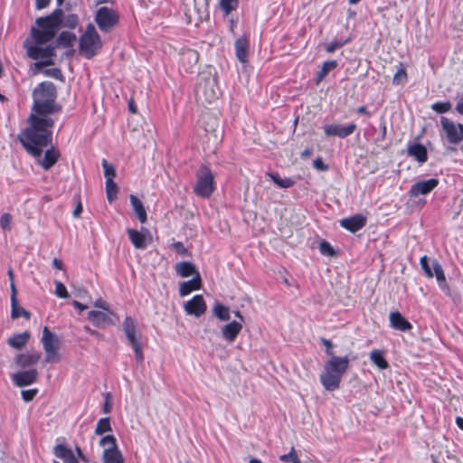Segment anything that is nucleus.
Segmentation results:
<instances>
[{"label": "nucleus", "instance_id": "nucleus-23", "mask_svg": "<svg viewBox=\"0 0 463 463\" xmlns=\"http://www.w3.org/2000/svg\"><path fill=\"white\" fill-rule=\"evenodd\" d=\"M175 269L182 278H187L190 276L195 277L196 274H200L195 266L190 261H181L176 263L175 265Z\"/></svg>", "mask_w": 463, "mask_h": 463}, {"label": "nucleus", "instance_id": "nucleus-4", "mask_svg": "<svg viewBox=\"0 0 463 463\" xmlns=\"http://www.w3.org/2000/svg\"><path fill=\"white\" fill-rule=\"evenodd\" d=\"M195 176L194 194L202 198H209L215 190L213 173L207 165H202Z\"/></svg>", "mask_w": 463, "mask_h": 463}, {"label": "nucleus", "instance_id": "nucleus-6", "mask_svg": "<svg viewBox=\"0 0 463 463\" xmlns=\"http://www.w3.org/2000/svg\"><path fill=\"white\" fill-rule=\"evenodd\" d=\"M118 12L108 6L99 7L95 14V22L104 33L111 31L118 24Z\"/></svg>", "mask_w": 463, "mask_h": 463}, {"label": "nucleus", "instance_id": "nucleus-13", "mask_svg": "<svg viewBox=\"0 0 463 463\" xmlns=\"http://www.w3.org/2000/svg\"><path fill=\"white\" fill-rule=\"evenodd\" d=\"M114 314L108 310L99 311V310H91L88 313V319L98 327H103L106 325H113L114 321L111 318V316Z\"/></svg>", "mask_w": 463, "mask_h": 463}, {"label": "nucleus", "instance_id": "nucleus-48", "mask_svg": "<svg viewBox=\"0 0 463 463\" xmlns=\"http://www.w3.org/2000/svg\"><path fill=\"white\" fill-rule=\"evenodd\" d=\"M319 250L323 255L326 256H333L335 254V250L329 242L323 241L319 243Z\"/></svg>", "mask_w": 463, "mask_h": 463}, {"label": "nucleus", "instance_id": "nucleus-50", "mask_svg": "<svg viewBox=\"0 0 463 463\" xmlns=\"http://www.w3.org/2000/svg\"><path fill=\"white\" fill-rule=\"evenodd\" d=\"M37 389L23 390L21 392L22 398L24 402H31L37 394Z\"/></svg>", "mask_w": 463, "mask_h": 463}, {"label": "nucleus", "instance_id": "nucleus-34", "mask_svg": "<svg viewBox=\"0 0 463 463\" xmlns=\"http://www.w3.org/2000/svg\"><path fill=\"white\" fill-rule=\"evenodd\" d=\"M337 66V62L335 61H326L323 63L322 69L317 72V83H319L325 76L333 69Z\"/></svg>", "mask_w": 463, "mask_h": 463}, {"label": "nucleus", "instance_id": "nucleus-54", "mask_svg": "<svg viewBox=\"0 0 463 463\" xmlns=\"http://www.w3.org/2000/svg\"><path fill=\"white\" fill-rule=\"evenodd\" d=\"M313 166L319 171H326L328 166L323 162L322 158L317 157L313 162Z\"/></svg>", "mask_w": 463, "mask_h": 463}, {"label": "nucleus", "instance_id": "nucleus-35", "mask_svg": "<svg viewBox=\"0 0 463 463\" xmlns=\"http://www.w3.org/2000/svg\"><path fill=\"white\" fill-rule=\"evenodd\" d=\"M110 430H111L110 419L108 417L99 419L96 425V428H95V433L97 435H101V434L110 431Z\"/></svg>", "mask_w": 463, "mask_h": 463}, {"label": "nucleus", "instance_id": "nucleus-9", "mask_svg": "<svg viewBox=\"0 0 463 463\" xmlns=\"http://www.w3.org/2000/svg\"><path fill=\"white\" fill-rule=\"evenodd\" d=\"M323 128L325 135L327 137H337L340 138H345L354 132L356 125L354 123H350L347 126H340L338 124H326L323 127Z\"/></svg>", "mask_w": 463, "mask_h": 463}, {"label": "nucleus", "instance_id": "nucleus-40", "mask_svg": "<svg viewBox=\"0 0 463 463\" xmlns=\"http://www.w3.org/2000/svg\"><path fill=\"white\" fill-rule=\"evenodd\" d=\"M238 5L239 0H221L220 2L221 8L226 15L235 10L238 7Z\"/></svg>", "mask_w": 463, "mask_h": 463}, {"label": "nucleus", "instance_id": "nucleus-39", "mask_svg": "<svg viewBox=\"0 0 463 463\" xmlns=\"http://www.w3.org/2000/svg\"><path fill=\"white\" fill-rule=\"evenodd\" d=\"M106 192L107 197L109 202L116 198L118 193V186L113 179L106 180Z\"/></svg>", "mask_w": 463, "mask_h": 463}, {"label": "nucleus", "instance_id": "nucleus-18", "mask_svg": "<svg viewBox=\"0 0 463 463\" xmlns=\"http://www.w3.org/2000/svg\"><path fill=\"white\" fill-rule=\"evenodd\" d=\"M198 61V53L194 50H186L182 52L180 58L181 66L185 71L193 72Z\"/></svg>", "mask_w": 463, "mask_h": 463}, {"label": "nucleus", "instance_id": "nucleus-46", "mask_svg": "<svg viewBox=\"0 0 463 463\" xmlns=\"http://www.w3.org/2000/svg\"><path fill=\"white\" fill-rule=\"evenodd\" d=\"M279 459L283 462L301 463L295 452L294 448H292L288 454L281 455Z\"/></svg>", "mask_w": 463, "mask_h": 463}, {"label": "nucleus", "instance_id": "nucleus-37", "mask_svg": "<svg viewBox=\"0 0 463 463\" xmlns=\"http://www.w3.org/2000/svg\"><path fill=\"white\" fill-rule=\"evenodd\" d=\"M99 445L104 448V449H117L118 444L117 439L113 435H106L99 440Z\"/></svg>", "mask_w": 463, "mask_h": 463}, {"label": "nucleus", "instance_id": "nucleus-21", "mask_svg": "<svg viewBox=\"0 0 463 463\" xmlns=\"http://www.w3.org/2000/svg\"><path fill=\"white\" fill-rule=\"evenodd\" d=\"M46 146H45V147ZM43 148H44V146ZM43 150V149H42L40 156L35 157L38 158V162L42 165V167L45 170H48L57 162L60 155L55 148L52 147L50 149H47L45 151L44 156L41 158Z\"/></svg>", "mask_w": 463, "mask_h": 463}, {"label": "nucleus", "instance_id": "nucleus-2", "mask_svg": "<svg viewBox=\"0 0 463 463\" xmlns=\"http://www.w3.org/2000/svg\"><path fill=\"white\" fill-rule=\"evenodd\" d=\"M62 10L56 9L50 15L36 19V27L31 30V37L24 43L27 55L37 61L36 67L52 65L55 47L47 44L56 35L61 24Z\"/></svg>", "mask_w": 463, "mask_h": 463}, {"label": "nucleus", "instance_id": "nucleus-38", "mask_svg": "<svg viewBox=\"0 0 463 463\" xmlns=\"http://www.w3.org/2000/svg\"><path fill=\"white\" fill-rule=\"evenodd\" d=\"M78 23H79V18L76 14H71L66 16H63V14L61 15V26L73 29L78 25Z\"/></svg>", "mask_w": 463, "mask_h": 463}, {"label": "nucleus", "instance_id": "nucleus-26", "mask_svg": "<svg viewBox=\"0 0 463 463\" xmlns=\"http://www.w3.org/2000/svg\"><path fill=\"white\" fill-rule=\"evenodd\" d=\"M249 42L246 38H239L235 42L236 57L238 60L245 63L247 61Z\"/></svg>", "mask_w": 463, "mask_h": 463}, {"label": "nucleus", "instance_id": "nucleus-44", "mask_svg": "<svg viewBox=\"0 0 463 463\" xmlns=\"http://www.w3.org/2000/svg\"><path fill=\"white\" fill-rule=\"evenodd\" d=\"M12 215L10 213H3L0 217V227L4 231H10L12 229Z\"/></svg>", "mask_w": 463, "mask_h": 463}, {"label": "nucleus", "instance_id": "nucleus-19", "mask_svg": "<svg viewBox=\"0 0 463 463\" xmlns=\"http://www.w3.org/2000/svg\"><path fill=\"white\" fill-rule=\"evenodd\" d=\"M389 318L391 326L396 330L405 332L412 327L411 324L398 311L391 312Z\"/></svg>", "mask_w": 463, "mask_h": 463}, {"label": "nucleus", "instance_id": "nucleus-55", "mask_svg": "<svg viewBox=\"0 0 463 463\" xmlns=\"http://www.w3.org/2000/svg\"><path fill=\"white\" fill-rule=\"evenodd\" d=\"M343 45V43L339 42H332L328 43L326 47V51L329 53L334 52L336 49L340 48Z\"/></svg>", "mask_w": 463, "mask_h": 463}, {"label": "nucleus", "instance_id": "nucleus-3", "mask_svg": "<svg viewBox=\"0 0 463 463\" xmlns=\"http://www.w3.org/2000/svg\"><path fill=\"white\" fill-rule=\"evenodd\" d=\"M347 356L332 355L325 364L324 371L320 374V382L323 387L329 392L339 388L341 380L349 367Z\"/></svg>", "mask_w": 463, "mask_h": 463}, {"label": "nucleus", "instance_id": "nucleus-16", "mask_svg": "<svg viewBox=\"0 0 463 463\" xmlns=\"http://www.w3.org/2000/svg\"><path fill=\"white\" fill-rule=\"evenodd\" d=\"M242 330L241 322L231 321L222 327V336L228 343H233Z\"/></svg>", "mask_w": 463, "mask_h": 463}, {"label": "nucleus", "instance_id": "nucleus-7", "mask_svg": "<svg viewBox=\"0 0 463 463\" xmlns=\"http://www.w3.org/2000/svg\"><path fill=\"white\" fill-rule=\"evenodd\" d=\"M42 344L45 352V361L47 363L59 361V339L47 326L43 330Z\"/></svg>", "mask_w": 463, "mask_h": 463}, {"label": "nucleus", "instance_id": "nucleus-24", "mask_svg": "<svg viewBox=\"0 0 463 463\" xmlns=\"http://www.w3.org/2000/svg\"><path fill=\"white\" fill-rule=\"evenodd\" d=\"M30 336H31V335L27 331L19 333V334H15L13 336L8 338L7 344L11 347H13L16 350H20L27 344V342L30 339Z\"/></svg>", "mask_w": 463, "mask_h": 463}, {"label": "nucleus", "instance_id": "nucleus-42", "mask_svg": "<svg viewBox=\"0 0 463 463\" xmlns=\"http://www.w3.org/2000/svg\"><path fill=\"white\" fill-rule=\"evenodd\" d=\"M431 109L439 114L446 113L451 109V104L449 101H438L431 105Z\"/></svg>", "mask_w": 463, "mask_h": 463}, {"label": "nucleus", "instance_id": "nucleus-61", "mask_svg": "<svg viewBox=\"0 0 463 463\" xmlns=\"http://www.w3.org/2000/svg\"><path fill=\"white\" fill-rule=\"evenodd\" d=\"M52 265L54 268L58 269H63V263L61 260L59 259H54L52 260Z\"/></svg>", "mask_w": 463, "mask_h": 463}, {"label": "nucleus", "instance_id": "nucleus-27", "mask_svg": "<svg viewBox=\"0 0 463 463\" xmlns=\"http://www.w3.org/2000/svg\"><path fill=\"white\" fill-rule=\"evenodd\" d=\"M129 200L134 212L136 213L139 222L145 223L146 222V212L142 202L135 195L131 194Z\"/></svg>", "mask_w": 463, "mask_h": 463}, {"label": "nucleus", "instance_id": "nucleus-32", "mask_svg": "<svg viewBox=\"0 0 463 463\" xmlns=\"http://www.w3.org/2000/svg\"><path fill=\"white\" fill-rule=\"evenodd\" d=\"M76 41V35L73 33L64 31L57 38V44L62 47H71Z\"/></svg>", "mask_w": 463, "mask_h": 463}, {"label": "nucleus", "instance_id": "nucleus-51", "mask_svg": "<svg viewBox=\"0 0 463 463\" xmlns=\"http://www.w3.org/2000/svg\"><path fill=\"white\" fill-rule=\"evenodd\" d=\"M131 346H132V348L134 350L137 361L138 363H143L144 355H143V352H142L140 342H138L137 344H134V345H131Z\"/></svg>", "mask_w": 463, "mask_h": 463}, {"label": "nucleus", "instance_id": "nucleus-14", "mask_svg": "<svg viewBox=\"0 0 463 463\" xmlns=\"http://www.w3.org/2000/svg\"><path fill=\"white\" fill-rule=\"evenodd\" d=\"M439 184V180L430 178L428 180L419 181L411 185L410 194L412 197H417L420 194H427L435 189Z\"/></svg>", "mask_w": 463, "mask_h": 463}, {"label": "nucleus", "instance_id": "nucleus-17", "mask_svg": "<svg viewBox=\"0 0 463 463\" xmlns=\"http://www.w3.org/2000/svg\"><path fill=\"white\" fill-rule=\"evenodd\" d=\"M366 224V218L362 214H355L340 221V225L351 232H356Z\"/></svg>", "mask_w": 463, "mask_h": 463}, {"label": "nucleus", "instance_id": "nucleus-52", "mask_svg": "<svg viewBox=\"0 0 463 463\" xmlns=\"http://www.w3.org/2000/svg\"><path fill=\"white\" fill-rule=\"evenodd\" d=\"M172 248L180 255L185 256L188 253L187 249L181 241H176L172 244Z\"/></svg>", "mask_w": 463, "mask_h": 463}, {"label": "nucleus", "instance_id": "nucleus-58", "mask_svg": "<svg viewBox=\"0 0 463 463\" xmlns=\"http://www.w3.org/2000/svg\"><path fill=\"white\" fill-rule=\"evenodd\" d=\"M82 213V205H81V203L79 202L74 209V211L72 212V215L74 218H78L80 217V213Z\"/></svg>", "mask_w": 463, "mask_h": 463}, {"label": "nucleus", "instance_id": "nucleus-45", "mask_svg": "<svg viewBox=\"0 0 463 463\" xmlns=\"http://www.w3.org/2000/svg\"><path fill=\"white\" fill-rule=\"evenodd\" d=\"M102 167L106 180L113 179L115 177L116 172L114 166L105 159L102 161Z\"/></svg>", "mask_w": 463, "mask_h": 463}, {"label": "nucleus", "instance_id": "nucleus-33", "mask_svg": "<svg viewBox=\"0 0 463 463\" xmlns=\"http://www.w3.org/2000/svg\"><path fill=\"white\" fill-rule=\"evenodd\" d=\"M268 176L279 187L289 188L292 187L295 182L291 178H281L277 173H268Z\"/></svg>", "mask_w": 463, "mask_h": 463}, {"label": "nucleus", "instance_id": "nucleus-36", "mask_svg": "<svg viewBox=\"0 0 463 463\" xmlns=\"http://www.w3.org/2000/svg\"><path fill=\"white\" fill-rule=\"evenodd\" d=\"M11 307H12L11 317L13 318H18L20 317H24L28 319L30 317V313L28 311H26L24 307H20L18 305L17 301L12 302Z\"/></svg>", "mask_w": 463, "mask_h": 463}, {"label": "nucleus", "instance_id": "nucleus-30", "mask_svg": "<svg viewBox=\"0 0 463 463\" xmlns=\"http://www.w3.org/2000/svg\"><path fill=\"white\" fill-rule=\"evenodd\" d=\"M370 359L373 364L379 369L384 370L388 367V363L383 356V352L379 349H374L370 353Z\"/></svg>", "mask_w": 463, "mask_h": 463}, {"label": "nucleus", "instance_id": "nucleus-25", "mask_svg": "<svg viewBox=\"0 0 463 463\" xmlns=\"http://www.w3.org/2000/svg\"><path fill=\"white\" fill-rule=\"evenodd\" d=\"M408 155L414 157L420 163H424L428 159L425 146L418 143L408 147Z\"/></svg>", "mask_w": 463, "mask_h": 463}, {"label": "nucleus", "instance_id": "nucleus-53", "mask_svg": "<svg viewBox=\"0 0 463 463\" xmlns=\"http://www.w3.org/2000/svg\"><path fill=\"white\" fill-rule=\"evenodd\" d=\"M110 399H111V394L109 392H107L105 394V402L103 405V411L106 414L109 413L112 409V404H111Z\"/></svg>", "mask_w": 463, "mask_h": 463}, {"label": "nucleus", "instance_id": "nucleus-22", "mask_svg": "<svg viewBox=\"0 0 463 463\" xmlns=\"http://www.w3.org/2000/svg\"><path fill=\"white\" fill-rule=\"evenodd\" d=\"M54 455L64 463H79L72 450L62 444H58L53 449Z\"/></svg>", "mask_w": 463, "mask_h": 463}, {"label": "nucleus", "instance_id": "nucleus-57", "mask_svg": "<svg viewBox=\"0 0 463 463\" xmlns=\"http://www.w3.org/2000/svg\"><path fill=\"white\" fill-rule=\"evenodd\" d=\"M10 288H11V303H12V302L17 301V298H16L17 290H16L14 282L10 283Z\"/></svg>", "mask_w": 463, "mask_h": 463}, {"label": "nucleus", "instance_id": "nucleus-31", "mask_svg": "<svg viewBox=\"0 0 463 463\" xmlns=\"http://www.w3.org/2000/svg\"><path fill=\"white\" fill-rule=\"evenodd\" d=\"M213 315L221 321H229L231 319V312L228 307L217 303L213 307Z\"/></svg>", "mask_w": 463, "mask_h": 463}, {"label": "nucleus", "instance_id": "nucleus-1", "mask_svg": "<svg viewBox=\"0 0 463 463\" xmlns=\"http://www.w3.org/2000/svg\"><path fill=\"white\" fill-rule=\"evenodd\" d=\"M33 97L29 126L18 135V139L30 155L40 156L43 147L52 142L54 120L50 116L59 112L61 106L55 102L56 88L51 81L40 83L34 89Z\"/></svg>", "mask_w": 463, "mask_h": 463}, {"label": "nucleus", "instance_id": "nucleus-49", "mask_svg": "<svg viewBox=\"0 0 463 463\" xmlns=\"http://www.w3.org/2000/svg\"><path fill=\"white\" fill-rule=\"evenodd\" d=\"M420 264L427 277L432 278L434 276L433 271H432L430 266L429 265V260H428L427 256H423L420 258Z\"/></svg>", "mask_w": 463, "mask_h": 463}, {"label": "nucleus", "instance_id": "nucleus-8", "mask_svg": "<svg viewBox=\"0 0 463 463\" xmlns=\"http://www.w3.org/2000/svg\"><path fill=\"white\" fill-rule=\"evenodd\" d=\"M440 123L449 143L458 144L463 140L462 124H457L445 117L441 118Z\"/></svg>", "mask_w": 463, "mask_h": 463}, {"label": "nucleus", "instance_id": "nucleus-29", "mask_svg": "<svg viewBox=\"0 0 463 463\" xmlns=\"http://www.w3.org/2000/svg\"><path fill=\"white\" fill-rule=\"evenodd\" d=\"M102 459L104 463H124V458L118 449H104Z\"/></svg>", "mask_w": 463, "mask_h": 463}, {"label": "nucleus", "instance_id": "nucleus-56", "mask_svg": "<svg viewBox=\"0 0 463 463\" xmlns=\"http://www.w3.org/2000/svg\"><path fill=\"white\" fill-rule=\"evenodd\" d=\"M50 0H36L35 7L38 10H42L48 6Z\"/></svg>", "mask_w": 463, "mask_h": 463}, {"label": "nucleus", "instance_id": "nucleus-10", "mask_svg": "<svg viewBox=\"0 0 463 463\" xmlns=\"http://www.w3.org/2000/svg\"><path fill=\"white\" fill-rule=\"evenodd\" d=\"M184 311L187 315L201 317L206 311V304L202 295H195L184 305Z\"/></svg>", "mask_w": 463, "mask_h": 463}, {"label": "nucleus", "instance_id": "nucleus-64", "mask_svg": "<svg viewBox=\"0 0 463 463\" xmlns=\"http://www.w3.org/2000/svg\"><path fill=\"white\" fill-rule=\"evenodd\" d=\"M456 424H457V426H458L460 430H463V418H461V417H457V418H456Z\"/></svg>", "mask_w": 463, "mask_h": 463}, {"label": "nucleus", "instance_id": "nucleus-12", "mask_svg": "<svg viewBox=\"0 0 463 463\" xmlns=\"http://www.w3.org/2000/svg\"><path fill=\"white\" fill-rule=\"evenodd\" d=\"M123 330L130 345L140 342L141 332L138 329L137 321L133 317H127L124 319Z\"/></svg>", "mask_w": 463, "mask_h": 463}, {"label": "nucleus", "instance_id": "nucleus-43", "mask_svg": "<svg viewBox=\"0 0 463 463\" xmlns=\"http://www.w3.org/2000/svg\"><path fill=\"white\" fill-rule=\"evenodd\" d=\"M55 291L54 294L60 298H68L69 293L66 287L59 280L54 281Z\"/></svg>", "mask_w": 463, "mask_h": 463}, {"label": "nucleus", "instance_id": "nucleus-11", "mask_svg": "<svg viewBox=\"0 0 463 463\" xmlns=\"http://www.w3.org/2000/svg\"><path fill=\"white\" fill-rule=\"evenodd\" d=\"M38 372L36 369L19 371L11 375V379L17 387H24L34 383L37 380Z\"/></svg>", "mask_w": 463, "mask_h": 463}, {"label": "nucleus", "instance_id": "nucleus-28", "mask_svg": "<svg viewBox=\"0 0 463 463\" xmlns=\"http://www.w3.org/2000/svg\"><path fill=\"white\" fill-rule=\"evenodd\" d=\"M127 232L136 249H144L146 247V236L142 232L134 229H128Z\"/></svg>", "mask_w": 463, "mask_h": 463}, {"label": "nucleus", "instance_id": "nucleus-60", "mask_svg": "<svg viewBox=\"0 0 463 463\" xmlns=\"http://www.w3.org/2000/svg\"><path fill=\"white\" fill-rule=\"evenodd\" d=\"M72 305L75 308H77L80 312H82L83 310L87 309V306L84 304H81L79 301L74 300L72 302Z\"/></svg>", "mask_w": 463, "mask_h": 463}, {"label": "nucleus", "instance_id": "nucleus-5", "mask_svg": "<svg viewBox=\"0 0 463 463\" xmlns=\"http://www.w3.org/2000/svg\"><path fill=\"white\" fill-rule=\"evenodd\" d=\"M102 46L101 39L97 33L95 26L89 24L84 33L80 38V52L86 58L90 59L96 55L98 50Z\"/></svg>", "mask_w": 463, "mask_h": 463}, {"label": "nucleus", "instance_id": "nucleus-41", "mask_svg": "<svg viewBox=\"0 0 463 463\" xmlns=\"http://www.w3.org/2000/svg\"><path fill=\"white\" fill-rule=\"evenodd\" d=\"M407 81V72L405 69L400 68L392 78L393 85H404Z\"/></svg>", "mask_w": 463, "mask_h": 463}, {"label": "nucleus", "instance_id": "nucleus-15", "mask_svg": "<svg viewBox=\"0 0 463 463\" xmlns=\"http://www.w3.org/2000/svg\"><path fill=\"white\" fill-rule=\"evenodd\" d=\"M41 359V354L35 351H26L17 354L14 362L20 368H26L36 364Z\"/></svg>", "mask_w": 463, "mask_h": 463}, {"label": "nucleus", "instance_id": "nucleus-59", "mask_svg": "<svg viewBox=\"0 0 463 463\" xmlns=\"http://www.w3.org/2000/svg\"><path fill=\"white\" fill-rule=\"evenodd\" d=\"M322 343L326 346V354H327L328 355H331V356H332V355H333V352H332V350H331V348H332V343H331V341H330V340H328V339H322Z\"/></svg>", "mask_w": 463, "mask_h": 463}, {"label": "nucleus", "instance_id": "nucleus-62", "mask_svg": "<svg viewBox=\"0 0 463 463\" xmlns=\"http://www.w3.org/2000/svg\"><path fill=\"white\" fill-rule=\"evenodd\" d=\"M456 110L459 114H463V97L458 99L457 106H456Z\"/></svg>", "mask_w": 463, "mask_h": 463}, {"label": "nucleus", "instance_id": "nucleus-20", "mask_svg": "<svg viewBox=\"0 0 463 463\" xmlns=\"http://www.w3.org/2000/svg\"><path fill=\"white\" fill-rule=\"evenodd\" d=\"M202 286V279L200 274H196L192 279L184 281L179 285V295L184 297L192 291L200 289Z\"/></svg>", "mask_w": 463, "mask_h": 463}, {"label": "nucleus", "instance_id": "nucleus-63", "mask_svg": "<svg viewBox=\"0 0 463 463\" xmlns=\"http://www.w3.org/2000/svg\"><path fill=\"white\" fill-rule=\"evenodd\" d=\"M85 331L88 332L90 335H94V336H100L101 335L98 331L93 330V329L90 328L89 326H85Z\"/></svg>", "mask_w": 463, "mask_h": 463}, {"label": "nucleus", "instance_id": "nucleus-47", "mask_svg": "<svg viewBox=\"0 0 463 463\" xmlns=\"http://www.w3.org/2000/svg\"><path fill=\"white\" fill-rule=\"evenodd\" d=\"M433 269H434L433 274L436 277L437 280L439 282H444L446 280V278H445L441 265L439 262L434 261L433 262Z\"/></svg>", "mask_w": 463, "mask_h": 463}]
</instances>
